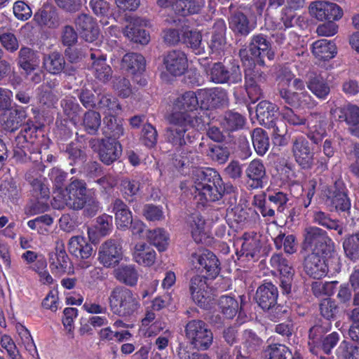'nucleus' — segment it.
<instances>
[{
	"label": "nucleus",
	"mask_w": 359,
	"mask_h": 359,
	"mask_svg": "<svg viewBox=\"0 0 359 359\" xmlns=\"http://www.w3.org/2000/svg\"><path fill=\"white\" fill-rule=\"evenodd\" d=\"M169 126L165 130V140L176 150L191 144L195 139V132L205 128V121L201 116L193 112L172 113L168 118Z\"/></svg>",
	"instance_id": "obj_1"
},
{
	"label": "nucleus",
	"mask_w": 359,
	"mask_h": 359,
	"mask_svg": "<svg viewBox=\"0 0 359 359\" xmlns=\"http://www.w3.org/2000/svg\"><path fill=\"white\" fill-rule=\"evenodd\" d=\"M192 182L194 198L203 205L219 200L225 191L220 176L213 170L196 169Z\"/></svg>",
	"instance_id": "obj_2"
},
{
	"label": "nucleus",
	"mask_w": 359,
	"mask_h": 359,
	"mask_svg": "<svg viewBox=\"0 0 359 359\" xmlns=\"http://www.w3.org/2000/svg\"><path fill=\"white\" fill-rule=\"evenodd\" d=\"M87 194L86 183L74 180L65 188L54 192L53 206L56 209L68 207L73 210H81L85 206Z\"/></svg>",
	"instance_id": "obj_3"
},
{
	"label": "nucleus",
	"mask_w": 359,
	"mask_h": 359,
	"mask_svg": "<svg viewBox=\"0 0 359 359\" xmlns=\"http://www.w3.org/2000/svg\"><path fill=\"white\" fill-rule=\"evenodd\" d=\"M293 78L292 74H288L285 78H280L278 83V91L280 97L285 104L293 107L313 108L316 106V102L312 96L304 90V83L300 79L293 81V86L297 90L302 92H293L287 88Z\"/></svg>",
	"instance_id": "obj_4"
},
{
	"label": "nucleus",
	"mask_w": 359,
	"mask_h": 359,
	"mask_svg": "<svg viewBox=\"0 0 359 359\" xmlns=\"http://www.w3.org/2000/svg\"><path fill=\"white\" fill-rule=\"evenodd\" d=\"M302 250L308 253L331 255L334 245L325 231L317 226H309L303 231Z\"/></svg>",
	"instance_id": "obj_5"
},
{
	"label": "nucleus",
	"mask_w": 359,
	"mask_h": 359,
	"mask_svg": "<svg viewBox=\"0 0 359 359\" xmlns=\"http://www.w3.org/2000/svg\"><path fill=\"white\" fill-rule=\"evenodd\" d=\"M109 303L113 313L121 317L134 315L140 307L137 297L130 290L122 286L111 290Z\"/></svg>",
	"instance_id": "obj_6"
},
{
	"label": "nucleus",
	"mask_w": 359,
	"mask_h": 359,
	"mask_svg": "<svg viewBox=\"0 0 359 359\" xmlns=\"http://www.w3.org/2000/svg\"><path fill=\"white\" fill-rule=\"evenodd\" d=\"M185 337L196 349L206 351L213 343V333L201 320H191L185 326Z\"/></svg>",
	"instance_id": "obj_7"
},
{
	"label": "nucleus",
	"mask_w": 359,
	"mask_h": 359,
	"mask_svg": "<svg viewBox=\"0 0 359 359\" xmlns=\"http://www.w3.org/2000/svg\"><path fill=\"white\" fill-rule=\"evenodd\" d=\"M26 179L32 187V196L34 199L26 206L25 214L32 216L46 211L48 208L49 189L40 179L33 178L29 174L26 175Z\"/></svg>",
	"instance_id": "obj_8"
},
{
	"label": "nucleus",
	"mask_w": 359,
	"mask_h": 359,
	"mask_svg": "<svg viewBox=\"0 0 359 359\" xmlns=\"http://www.w3.org/2000/svg\"><path fill=\"white\" fill-rule=\"evenodd\" d=\"M210 81L215 83H238L242 81V74L238 65L226 67L222 62H215L206 69Z\"/></svg>",
	"instance_id": "obj_9"
},
{
	"label": "nucleus",
	"mask_w": 359,
	"mask_h": 359,
	"mask_svg": "<svg viewBox=\"0 0 359 359\" xmlns=\"http://www.w3.org/2000/svg\"><path fill=\"white\" fill-rule=\"evenodd\" d=\"M326 205L337 212H347L351 208V202L342 184L336 182L334 185L326 187L323 190Z\"/></svg>",
	"instance_id": "obj_10"
},
{
	"label": "nucleus",
	"mask_w": 359,
	"mask_h": 359,
	"mask_svg": "<svg viewBox=\"0 0 359 359\" xmlns=\"http://www.w3.org/2000/svg\"><path fill=\"white\" fill-rule=\"evenodd\" d=\"M291 152L298 165L304 170H310L314 164V151L308 140L303 136L292 140Z\"/></svg>",
	"instance_id": "obj_11"
},
{
	"label": "nucleus",
	"mask_w": 359,
	"mask_h": 359,
	"mask_svg": "<svg viewBox=\"0 0 359 359\" xmlns=\"http://www.w3.org/2000/svg\"><path fill=\"white\" fill-rule=\"evenodd\" d=\"M278 297V288L271 283H266L260 285L256 292L255 300L263 310L274 309L277 316L280 313H286L283 306H276Z\"/></svg>",
	"instance_id": "obj_12"
},
{
	"label": "nucleus",
	"mask_w": 359,
	"mask_h": 359,
	"mask_svg": "<svg viewBox=\"0 0 359 359\" xmlns=\"http://www.w3.org/2000/svg\"><path fill=\"white\" fill-rule=\"evenodd\" d=\"M248 49L252 56L257 59V62L261 65H264L266 58L269 60L274 58L275 53L271 43L263 34H255L251 37Z\"/></svg>",
	"instance_id": "obj_13"
},
{
	"label": "nucleus",
	"mask_w": 359,
	"mask_h": 359,
	"mask_svg": "<svg viewBox=\"0 0 359 359\" xmlns=\"http://www.w3.org/2000/svg\"><path fill=\"white\" fill-rule=\"evenodd\" d=\"M278 108L274 104L263 100L257 104L256 114L261 124L283 133L285 131V123L273 118Z\"/></svg>",
	"instance_id": "obj_14"
},
{
	"label": "nucleus",
	"mask_w": 359,
	"mask_h": 359,
	"mask_svg": "<svg viewBox=\"0 0 359 359\" xmlns=\"http://www.w3.org/2000/svg\"><path fill=\"white\" fill-rule=\"evenodd\" d=\"M190 292L193 300L201 308L208 309L211 307L213 298L208 291L206 278L196 276L191 279Z\"/></svg>",
	"instance_id": "obj_15"
},
{
	"label": "nucleus",
	"mask_w": 359,
	"mask_h": 359,
	"mask_svg": "<svg viewBox=\"0 0 359 359\" xmlns=\"http://www.w3.org/2000/svg\"><path fill=\"white\" fill-rule=\"evenodd\" d=\"M309 10L311 15L318 20H336L343 15L342 10L338 5L323 1L311 2Z\"/></svg>",
	"instance_id": "obj_16"
},
{
	"label": "nucleus",
	"mask_w": 359,
	"mask_h": 359,
	"mask_svg": "<svg viewBox=\"0 0 359 359\" xmlns=\"http://www.w3.org/2000/svg\"><path fill=\"white\" fill-rule=\"evenodd\" d=\"M122 257V248L115 241H107L99 248L98 260L104 267L110 268L116 266Z\"/></svg>",
	"instance_id": "obj_17"
},
{
	"label": "nucleus",
	"mask_w": 359,
	"mask_h": 359,
	"mask_svg": "<svg viewBox=\"0 0 359 359\" xmlns=\"http://www.w3.org/2000/svg\"><path fill=\"white\" fill-rule=\"evenodd\" d=\"M246 184L252 189H261L266 179V168L262 160L251 161L245 170Z\"/></svg>",
	"instance_id": "obj_18"
},
{
	"label": "nucleus",
	"mask_w": 359,
	"mask_h": 359,
	"mask_svg": "<svg viewBox=\"0 0 359 359\" xmlns=\"http://www.w3.org/2000/svg\"><path fill=\"white\" fill-rule=\"evenodd\" d=\"M163 62L165 70L175 76L182 75L188 67L186 54L179 50L168 52L164 55Z\"/></svg>",
	"instance_id": "obj_19"
},
{
	"label": "nucleus",
	"mask_w": 359,
	"mask_h": 359,
	"mask_svg": "<svg viewBox=\"0 0 359 359\" xmlns=\"http://www.w3.org/2000/svg\"><path fill=\"white\" fill-rule=\"evenodd\" d=\"M307 137L316 144H318L326 135L324 116L320 113H311L306 118Z\"/></svg>",
	"instance_id": "obj_20"
},
{
	"label": "nucleus",
	"mask_w": 359,
	"mask_h": 359,
	"mask_svg": "<svg viewBox=\"0 0 359 359\" xmlns=\"http://www.w3.org/2000/svg\"><path fill=\"white\" fill-rule=\"evenodd\" d=\"M326 255L308 253L304 260V270L307 275L315 279H320L326 276L327 266L324 259Z\"/></svg>",
	"instance_id": "obj_21"
},
{
	"label": "nucleus",
	"mask_w": 359,
	"mask_h": 359,
	"mask_svg": "<svg viewBox=\"0 0 359 359\" xmlns=\"http://www.w3.org/2000/svg\"><path fill=\"white\" fill-rule=\"evenodd\" d=\"M271 265L276 268L281 276L280 287L285 294H288L291 290V283L294 275V269L289 264V262L281 255H274L271 258Z\"/></svg>",
	"instance_id": "obj_22"
},
{
	"label": "nucleus",
	"mask_w": 359,
	"mask_h": 359,
	"mask_svg": "<svg viewBox=\"0 0 359 359\" xmlns=\"http://www.w3.org/2000/svg\"><path fill=\"white\" fill-rule=\"evenodd\" d=\"M90 57L93 60L91 70L94 76L104 83L108 82L112 76V69L107 63L106 57L100 50L90 49Z\"/></svg>",
	"instance_id": "obj_23"
},
{
	"label": "nucleus",
	"mask_w": 359,
	"mask_h": 359,
	"mask_svg": "<svg viewBox=\"0 0 359 359\" xmlns=\"http://www.w3.org/2000/svg\"><path fill=\"white\" fill-rule=\"evenodd\" d=\"M40 57L36 50L27 46H22L18 53L16 62L20 69L26 74H30L39 69Z\"/></svg>",
	"instance_id": "obj_24"
},
{
	"label": "nucleus",
	"mask_w": 359,
	"mask_h": 359,
	"mask_svg": "<svg viewBox=\"0 0 359 359\" xmlns=\"http://www.w3.org/2000/svg\"><path fill=\"white\" fill-rule=\"evenodd\" d=\"M199 97L201 109L219 107L227 102V94L221 88L200 89Z\"/></svg>",
	"instance_id": "obj_25"
},
{
	"label": "nucleus",
	"mask_w": 359,
	"mask_h": 359,
	"mask_svg": "<svg viewBox=\"0 0 359 359\" xmlns=\"http://www.w3.org/2000/svg\"><path fill=\"white\" fill-rule=\"evenodd\" d=\"M339 121L346 122L350 133L359 138V107L348 104L334 110Z\"/></svg>",
	"instance_id": "obj_26"
},
{
	"label": "nucleus",
	"mask_w": 359,
	"mask_h": 359,
	"mask_svg": "<svg viewBox=\"0 0 359 359\" xmlns=\"http://www.w3.org/2000/svg\"><path fill=\"white\" fill-rule=\"evenodd\" d=\"M193 264L197 263L198 269H204L208 275L212 278L217 276L220 271L219 263L217 257L210 251L203 250L201 253L191 255Z\"/></svg>",
	"instance_id": "obj_27"
},
{
	"label": "nucleus",
	"mask_w": 359,
	"mask_h": 359,
	"mask_svg": "<svg viewBox=\"0 0 359 359\" xmlns=\"http://www.w3.org/2000/svg\"><path fill=\"white\" fill-rule=\"evenodd\" d=\"M77 28L81 30L83 39L92 43L97 39L100 30L93 18L87 14H81L74 20Z\"/></svg>",
	"instance_id": "obj_28"
},
{
	"label": "nucleus",
	"mask_w": 359,
	"mask_h": 359,
	"mask_svg": "<svg viewBox=\"0 0 359 359\" xmlns=\"http://www.w3.org/2000/svg\"><path fill=\"white\" fill-rule=\"evenodd\" d=\"M124 35L130 41L141 44H147L149 41V35L142 28V21L139 18H130L126 26Z\"/></svg>",
	"instance_id": "obj_29"
},
{
	"label": "nucleus",
	"mask_w": 359,
	"mask_h": 359,
	"mask_svg": "<svg viewBox=\"0 0 359 359\" xmlns=\"http://www.w3.org/2000/svg\"><path fill=\"white\" fill-rule=\"evenodd\" d=\"M241 248L237 252L239 257H245L247 259H254L259 253L261 243L259 236L256 233H245L241 238Z\"/></svg>",
	"instance_id": "obj_30"
},
{
	"label": "nucleus",
	"mask_w": 359,
	"mask_h": 359,
	"mask_svg": "<svg viewBox=\"0 0 359 359\" xmlns=\"http://www.w3.org/2000/svg\"><path fill=\"white\" fill-rule=\"evenodd\" d=\"M121 154V144L114 139H102L100 143L99 155L100 160L109 165L115 161Z\"/></svg>",
	"instance_id": "obj_31"
},
{
	"label": "nucleus",
	"mask_w": 359,
	"mask_h": 359,
	"mask_svg": "<svg viewBox=\"0 0 359 359\" xmlns=\"http://www.w3.org/2000/svg\"><path fill=\"white\" fill-rule=\"evenodd\" d=\"M306 84L308 89L320 100H326L330 93V84L322 74H310Z\"/></svg>",
	"instance_id": "obj_32"
},
{
	"label": "nucleus",
	"mask_w": 359,
	"mask_h": 359,
	"mask_svg": "<svg viewBox=\"0 0 359 359\" xmlns=\"http://www.w3.org/2000/svg\"><path fill=\"white\" fill-rule=\"evenodd\" d=\"M176 105L181 109H184L183 111H175L174 113H186L191 112L197 114L198 116L203 115L201 112L197 111L198 107H201V97H199V90L196 92L187 91L179 97L176 102Z\"/></svg>",
	"instance_id": "obj_33"
},
{
	"label": "nucleus",
	"mask_w": 359,
	"mask_h": 359,
	"mask_svg": "<svg viewBox=\"0 0 359 359\" xmlns=\"http://www.w3.org/2000/svg\"><path fill=\"white\" fill-rule=\"evenodd\" d=\"M114 213L115 222L118 229L126 230L133 222L132 212L128 205L121 199H116L111 204Z\"/></svg>",
	"instance_id": "obj_34"
},
{
	"label": "nucleus",
	"mask_w": 359,
	"mask_h": 359,
	"mask_svg": "<svg viewBox=\"0 0 359 359\" xmlns=\"http://www.w3.org/2000/svg\"><path fill=\"white\" fill-rule=\"evenodd\" d=\"M69 253L80 259H87L93 253L92 245L88 243L83 236H73L68 243Z\"/></svg>",
	"instance_id": "obj_35"
},
{
	"label": "nucleus",
	"mask_w": 359,
	"mask_h": 359,
	"mask_svg": "<svg viewBox=\"0 0 359 359\" xmlns=\"http://www.w3.org/2000/svg\"><path fill=\"white\" fill-rule=\"evenodd\" d=\"M65 57L57 51L44 55L43 57V67L50 74H60L65 69Z\"/></svg>",
	"instance_id": "obj_36"
},
{
	"label": "nucleus",
	"mask_w": 359,
	"mask_h": 359,
	"mask_svg": "<svg viewBox=\"0 0 359 359\" xmlns=\"http://www.w3.org/2000/svg\"><path fill=\"white\" fill-rule=\"evenodd\" d=\"M133 255L134 260L137 264L150 266L155 262L156 253L149 245L139 243L135 245Z\"/></svg>",
	"instance_id": "obj_37"
},
{
	"label": "nucleus",
	"mask_w": 359,
	"mask_h": 359,
	"mask_svg": "<svg viewBox=\"0 0 359 359\" xmlns=\"http://www.w3.org/2000/svg\"><path fill=\"white\" fill-rule=\"evenodd\" d=\"M26 117V112L22 109H10L2 115V126L7 130L15 131L22 125Z\"/></svg>",
	"instance_id": "obj_38"
},
{
	"label": "nucleus",
	"mask_w": 359,
	"mask_h": 359,
	"mask_svg": "<svg viewBox=\"0 0 359 359\" xmlns=\"http://www.w3.org/2000/svg\"><path fill=\"white\" fill-rule=\"evenodd\" d=\"M312 53L316 58L327 60L334 57L337 53V48L332 41L321 39L313 43Z\"/></svg>",
	"instance_id": "obj_39"
},
{
	"label": "nucleus",
	"mask_w": 359,
	"mask_h": 359,
	"mask_svg": "<svg viewBox=\"0 0 359 359\" xmlns=\"http://www.w3.org/2000/svg\"><path fill=\"white\" fill-rule=\"evenodd\" d=\"M183 43L196 54H206L205 43L201 34L196 30L185 31L182 36Z\"/></svg>",
	"instance_id": "obj_40"
},
{
	"label": "nucleus",
	"mask_w": 359,
	"mask_h": 359,
	"mask_svg": "<svg viewBox=\"0 0 359 359\" xmlns=\"http://www.w3.org/2000/svg\"><path fill=\"white\" fill-rule=\"evenodd\" d=\"M229 24L235 34L243 36L248 35L252 29L248 17L241 12L233 13L229 19Z\"/></svg>",
	"instance_id": "obj_41"
},
{
	"label": "nucleus",
	"mask_w": 359,
	"mask_h": 359,
	"mask_svg": "<svg viewBox=\"0 0 359 359\" xmlns=\"http://www.w3.org/2000/svg\"><path fill=\"white\" fill-rule=\"evenodd\" d=\"M34 20L40 26L49 28L56 27L59 25V18L56 11L50 7L39 10L34 15Z\"/></svg>",
	"instance_id": "obj_42"
},
{
	"label": "nucleus",
	"mask_w": 359,
	"mask_h": 359,
	"mask_svg": "<svg viewBox=\"0 0 359 359\" xmlns=\"http://www.w3.org/2000/svg\"><path fill=\"white\" fill-rule=\"evenodd\" d=\"M122 67L132 74L142 73L145 69L144 57L138 53L126 54L122 59Z\"/></svg>",
	"instance_id": "obj_43"
},
{
	"label": "nucleus",
	"mask_w": 359,
	"mask_h": 359,
	"mask_svg": "<svg viewBox=\"0 0 359 359\" xmlns=\"http://www.w3.org/2000/svg\"><path fill=\"white\" fill-rule=\"evenodd\" d=\"M187 224L195 242L201 243L205 235V222L203 217L198 212L193 213L188 217Z\"/></svg>",
	"instance_id": "obj_44"
},
{
	"label": "nucleus",
	"mask_w": 359,
	"mask_h": 359,
	"mask_svg": "<svg viewBox=\"0 0 359 359\" xmlns=\"http://www.w3.org/2000/svg\"><path fill=\"white\" fill-rule=\"evenodd\" d=\"M114 273L116 280L126 285L132 287L137 283L139 274L133 265L121 266L114 270Z\"/></svg>",
	"instance_id": "obj_45"
},
{
	"label": "nucleus",
	"mask_w": 359,
	"mask_h": 359,
	"mask_svg": "<svg viewBox=\"0 0 359 359\" xmlns=\"http://www.w3.org/2000/svg\"><path fill=\"white\" fill-rule=\"evenodd\" d=\"M313 222L330 230L337 231L339 235L344 232L343 225L339 220L332 219L328 214L321 210L313 212Z\"/></svg>",
	"instance_id": "obj_46"
},
{
	"label": "nucleus",
	"mask_w": 359,
	"mask_h": 359,
	"mask_svg": "<svg viewBox=\"0 0 359 359\" xmlns=\"http://www.w3.org/2000/svg\"><path fill=\"white\" fill-rule=\"evenodd\" d=\"M251 137L257 154L259 156L264 155L270 147L267 133L263 129L257 128L253 130Z\"/></svg>",
	"instance_id": "obj_47"
},
{
	"label": "nucleus",
	"mask_w": 359,
	"mask_h": 359,
	"mask_svg": "<svg viewBox=\"0 0 359 359\" xmlns=\"http://www.w3.org/2000/svg\"><path fill=\"white\" fill-rule=\"evenodd\" d=\"M245 123V118L238 112L228 111L221 121L222 126L227 131H235L242 129Z\"/></svg>",
	"instance_id": "obj_48"
},
{
	"label": "nucleus",
	"mask_w": 359,
	"mask_h": 359,
	"mask_svg": "<svg viewBox=\"0 0 359 359\" xmlns=\"http://www.w3.org/2000/svg\"><path fill=\"white\" fill-rule=\"evenodd\" d=\"M115 115H105L104 118V133L114 137V140L120 137L123 134L122 122Z\"/></svg>",
	"instance_id": "obj_49"
},
{
	"label": "nucleus",
	"mask_w": 359,
	"mask_h": 359,
	"mask_svg": "<svg viewBox=\"0 0 359 359\" xmlns=\"http://www.w3.org/2000/svg\"><path fill=\"white\" fill-rule=\"evenodd\" d=\"M50 265L57 273H60L66 271L69 265V257L64 250L63 245L56 247V252L52 255L50 258Z\"/></svg>",
	"instance_id": "obj_50"
},
{
	"label": "nucleus",
	"mask_w": 359,
	"mask_h": 359,
	"mask_svg": "<svg viewBox=\"0 0 359 359\" xmlns=\"http://www.w3.org/2000/svg\"><path fill=\"white\" fill-rule=\"evenodd\" d=\"M218 306L221 312L228 319L233 318L239 309L238 302L233 297L225 295L219 298Z\"/></svg>",
	"instance_id": "obj_51"
},
{
	"label": "nucleus",
	"mask_w": 359,
	"mask_h": 359,
	"mask_svg": "<svg viewBox=\"0 0 359 359\" xmlns=\"http://www.w3.org/2000/svg\"><path fill=\"white\" fill-rule=\"evenodd\" d=\"M346 255L352 260L359 258V231L349 235L343 242Z\"/></svg>",
	"instance_id": "obj_52"
},
{
	"label": "nucleus",
	"mask_w": 359,
	"mask_h": 359,
	"mask_svg": "<svg viewBox=\"0 0 359 359\" xmlns=\"http://www.w3.org/2000/svg\"><path fill=\"white\" fill-rule=\"evenodd\" d=\"M265 359H292V351L283 344H272L264 351Z\"/></svg>",
	"instance_id": "obj_53"
},
{
	"label": "nucleus",
	"mask_w": 359,
	"mask_h": 359,
	"mask_svg": "<svg viewBox=\"0 0 359 359\" xmlns=\"http://www.w3.org/2000/svg\"><path fill=\"white\" fill-rule=\"evenodd\" d=\"M245 89L250 99L255 102L262 95V89L251 74V69H247L245 74Z\"/></svg>",
	"instance_id": "obj_54"
},
{
	"label": "nucleus",
	"mask_w": 359,
	"mask_h": 359,
	"mask_svg": "<svg viewBox=\"0 0 359 359\" xmlns=\"http://www.w3.org/2000/svg\"><path fill=\"white\" fill-rule=\"evenodd\" d=\"M147 238L159 251H164L168 245V234L162 229L148 231Z\"/></svg>",
	"instance_id": "obj_55"
},
{
	"label": "nucleus",
	"mask_w": 359,
	"mask_h": 359,
	"mask_svg": "<svg viewBox=\"0 0 359 359\" xmlns=\"http://www.w3.org/2000/svg\"><path fill=\"white\" fill-rule=\"evenodd\" d=\"M97 105L98 109L105 115L117 114L121 110L117 100L109 95H102Z\"/></svg>",
	"instance_id": "obj_56"
},
{
	"label": "nucleus",
	"mask_w": 359,
	"mask_h": 359,
	"mask_svg": "<svg viewBox=\"0 0 359 359\" xmlns=\"http://www.w3.org/2000/svg\"><path fill=\"white\" fill-rule=\"evenodd\" d=\"M275 246L277 249H281L283 247L284 251L288 254H293L296 252V238L294 235L279 233L273 240Z\"/></svg>",
	"instance_id": "obj_57"
},
{
	"label": "nucleus",
	"mask_w": 359,
	"mask_h": 359,
	"mask_svg": "<svg viewBox=\"0 0 359 359\" xmlns=\"http://www.w3.org/2000/svg\"><path fill=\"white\" fill-rule=\"evenodd\" d=\"M101 124L100 114L95 111L90 110L85 113L83 118V125L85 130L91 135H95Z\"/></svg>",
	"instance_id": "obj_58"
},
{
	"label": "nucleus",
	"mask_w": 359,
	"mask_h": 359,
	"mask_svg": "<svg viewBox=\"0 0 359 359\" xmlns=\"http://www.w3.org/2000/svg\"><path fill=\"white\" fill-rule=\"evenodd\" d=\"M121 187L124 198L132 201L133 197L139 193L141 184L139 180L126 178L121 181Z\"/></svg>",
	"instance_id": "obj_59"
},
{
	"label": "nucleus",
	"mask_w": 359,
	"mask_h": 359,
	"mask_svg": "<svg viewBox=\"0 0 359 359\" xmlns=\"http://www.w3.org/2000/svg\"><path fill=\"white\" fill-rule=\"evenodd\" d=\"M31 141L27 140L26 134L21 131L15 137L14 142V155L22 158H26L28 155L27 150H29Z\"/></svg>",
	"instance_id": "obj_60"
},
{
	"label": "nucleus",
	"mask_w": 359,
	"mask_h": 359,
	"mask_svg": "<svg viewBox=\"0 0 359 359\" xmlns=\"http://www.w3.org/2000/svg\"><path fill=\"white\" fill-rule=\"evenodd\" d=\"M207 156L219 163H224L229 158L230 152L227 147L219 144L209 146Z\"/></svg>",
	"instance_id": "obj_61"
},
{
	"label": "nucleus",
	"mask_w": 359,
	"mask_h": 359,
	"mask_svg": "<svg viewBox=\"0 0 359 359\" xmlns=\"http://www.w3.org/2000/svg\"><path fill=\"white\" fill-rule=\"evenodd\" d=\"M0 42L2 46L11 53H14L19 48V41L17 37L10 31H1Z\"/></svg>",
	"instance_id": "obj_62"
},
{
	"label": "nucleus",
	"mask_w": 359,
	"mask_h": 359,
	"mask_svg": "<svg viewBox=\"0 0 359 359\" xmlns=\"http://www.w3.org/2000/svg\"><path fill=\"white\" fill-rule=\"evenodd\" d=\"M177 151H180V154L179 156V159L177 158L176 161H179V164L182 167L194 163L195 161L198 159L196 149L192 147H190L189 144L182 147V149H180Z\"/></svg>",
	"instance_id": "obj_63"
},
{
	"label": "nucleus",
	"mask_w": 359,
	"mask_h": 359,
	"mask_svg": "<svg viewBox=\"0 0 359 359\" xmlns=\"http://www.w3.org/2000/svg\"><path fill=\"white\" fill-rule=\"evenodd\" d=\"M158 140V133L154 126L150 123L144 125L142 130V140L144 145L153 147Z\"/></svg>",
	"instance_id": "obj_64"
}]
</instances>
